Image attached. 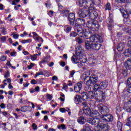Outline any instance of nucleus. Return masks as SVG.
Segmentation results:
<instances>
[{"instance_id":"1","label":"nucleus","mask_w":131,"mask_h":131,"mask_svg":"<svg viewBox=\"0 0 131 131\" xmlns=\"http://www.w3.org/2000/svg\"><path fill=\"white\" fill-rule=\"evenodd\" d=\"M79 7L83 8L78 10V14L80 18H85L90 14V10H95V0H78Z\"/></svg>"},{"instance_id":"2","label":"nucleus","mask_w":131,"mask_h":131,"mask_svg":"<svg viewBox=\"0 0 131 131\" xmlns=\"http://www.w3.org/2000/svg\"><path fill=\"white\" fill-rule=\"evenodd\" d=\"M90 41H85V48L86 50H95L99 51L101 48V44L97 43L96 42H102V37L98 34H94L89 37Z\"/></svg>"},{"instance_id":"3","label":"nucleus","mask_w":131,"mask_h":131,"mask_svg":"<svg viewBox=\"0 0 131 131\" xmlns=\"http://www.w3.org/2000/svg\"><path fill=\"white\" fill-rule=\"evenodd\" d=\"M81 78L83 79L84 83L87 85L85 86L84 90L86 92H88V93L92 91L91 85H94V84L98 82V77L95 76V75H91L90 77L88 76L86 74H83L81 76Z\"/></svg>"},{"instance_id":"4","label":"nucleus","mask_w":131,"mask_h":131,"mask_svg":"<svg viewBox=\"0 0 131 131\" xmlns=\"http://www.w3.org/2000/svg\"><path fill=\"white\" fill-rule=\"evenodd\" d=\"M84 51L81 47L76 48L75 51V54L73 55L71 57L72 62L74 64H78L80 61L82 63H86V57L83 56V53Z\"/></svg>"},{"instance_id":"5","label":"nucleus","mask_w":131,"mask_h":131,"mask_svg":"<svg viewBox=\"0 0 131 131\" xmlns=\"http://www.w3.org/2000/svg\"><path fill=\"white\" fill-rule=\"evenodd\" d=\"M92 98H95L97 102H104L106 99V95L104 91L95 92L91 90L88 93Z\"/></svg>"},{"instance_id":"6","label":"nucleus","mask_w":131,"mask_h":131,"mask_svg":"<svg viewBox=\"0 0 131 131\" xmlns=\"http://www.w3.org/2000/svg\"><path fill=\"white\" fill-rule=\"evenodd\" d=\"M108 86V82L106 81H101L100 84L96 83L93 87V90L94 92H98L99 91H102L101 90H105Z\"/></svg>"},{"instance_id":"7","label":"nucleus","mask_w":131,"mask_h":131,"mask_svg":"<svg viewBox=\"0 0 131 131\" xmlns=\"http://www.w3.org/2000/svg\"><path fill=\"white\" fill-rule=\"evenodd\" d=\"M86 26L88 28H90L91 30L95 29V28H97V29L100 28V24L97 20L88 21Z\"/></svg>"},{"instance_id":"8","label":"nucleus","mask_w":131,"mask_h":131,"mask_svg":"<svg viewBox=\"0 0 131 131\" xmlns=\"http://www.w3.org/2000/svg\"><path fill=\"white\" fill-rule=\"evenodd\" d=\"M100 117L103 122H112L113 121V116L111 114H106L100 116Z\"/></svg>"},{"instance_id":"9","label":"nucleus","mask_w":131,"mask_h":131,"mask_svg":"<svg viewBox=\"0 0 131 131\" xmlns=\"http://www.w3.org/2000/svg\"><path fill=\"white\" fill-rule=\"evenodd\" d=\"M80 29H81L79 28L77 30L79 36H80V37H83L84 38H86V39H88V38H89V37L91 35V33L90 32V31H86V30H82L81 32H79V31H80Z\"/></svg>"},{"instance_id":"10","label":"nucleus","mask_w":131,"mask_h":131,"mask_svg":"<svg viewBox=\"0 0 131 131\" xmlns=\"http://www.w3.org/2000/svg\"><path fill=\"white\" fill-rule=\"evenodd\" d=\"M97 127L99 128V129L103 131H109L110 126L107 124L99 123L97 125Z\"/></svg>"},{"instance_id":"11","label":"nucleus","mask_w":131,"mask_h":131,"mask_svg":"<svg viewBox=\"0 0 131 131\" xmlns=\"http://www.w3.org/2000/svg\"><path fill=\"white\" fill-rule=\"evenodd\" d=\"M99 110L102 115H105L109 113V108L106 106H100L99 107Z\"/></svg>"},{"instance_id":"12","label":"nucleus","mask_w":131,"mask_h":131,"mask_svg":"<svg viewBox=\"0 0 131 131\" xmlns=\"http://www.w3.org/2000/svg\"><path fill=\"white\" fill-rule=\"evenodd\" d=\"M68 19L69 21V24L71 26H74V20L75 19V14L73 13H69V15H68Z\"/></svg>"},{"instance_id":"13","label":"nucleus","mask_w":131,"mask_h":131,"mask_svg":"<svg viewBox=\"0 0 131 131\" xmlns=\"http://www.w3.org/2000/svg\"><path fill=\"white\" fill-rule=\"evenodd\" d=\"M89 18L91 19V20H96V18H98L99 16L98 14V12L96 11H91V10H89V14L88 15Z\"/></svg>"},{"instance_id":"14","label":"nucleus","mask_w":131,"mask_h":131,"mask_svg":"<svg viewBox=\"0 0 131 131\" xmlns=\"http://www.w3.org/2000/svg\"><path fill=\"white\" fill-rule=\"evenodd\" d=\"M89 123H90V124H92V125H98L100 123V120H99V118H90L88 120Z\"/></svg>"},{"instance_id":"15","label":"nucleus","mask_w":131,"mask_h":131,"mask_svg":"<svg viewBox=\"0 0 131 131\" xmlns=\"http://www.w3.org/2000/svg\"><path fill=\"white\" fill-rule=\"evenodd\" d=\"M124 110L126 111V112H128L129 113L131 112V100L130 99L127 102H126L124 104Z\"/></svg>"},{"instance_id":"16","label":"nucleus","mask_w":131,"mask_h":131,"mask_svg":"<svg viewBox=\"0 0 131 131\" xmlns=\"http://www.w3.org/2000/svg\"><path fill=\"white\" fill-rule=\"evenodd\" d=\"M118 26L127 33H131V27H126V26L121 24L118 25Z\"/></svg>"},{"instance_id":"17","label":"nucleus","mask_w":131,"mask_h":131,"mask_svg":"<svg viewBox=\"0 0 131 131\" xmlns=\"http://www.w3.org/2000/svg\"><path fill=\"white\" fill-rule=\"evenodd\" d=\"M82 89V82H78L75 84L74 90L76 93H79L80 90Z\"/></svg>"},{"instance_id":"18","label":"nucleus","mask_w":131,"mask_h":131,"mask_svg":"<svg viewBox=\"0 0 131 131\" xmlns=\"http://www.w3.org/2000/svg\"><path fill=\"white\" fill-rule=\"evenodd\" d=\"M119 11L121 12L122 16L124 19H127L129 17V13L127 10H125L124 9H119Z\"/></svg>"},{"instance_id":"19","label":"nucleus","mask_w":131,"mask_h":131,"mask_svg":"<svg viewBox=\"0 0 131 131\" xmlns=\"http://www.w3.org/2000/svg\"><path fill=\"white\" fill-rule=\"evenodd\" d=\"M124 67L127 70L131 71V58H128L124 63Z\"/></svg>"},{"instance_id":"20","label":"nucleus","mask_w":131,"mask_h":131,"mask_svg":"<svg viewBox=\"0 0 131 131\" xmlns=\"http://www.w3.org/2000/svg\"><path fill=\"white\" fill-rule=\"evenodd\" d=\"M82 110L83 111V114H85L86 116H91L92 112L90 107H83Z\"/></svg>"},{"instance_id":"21","label":"nucleus","mask_w":131,"mask_h":131,"mask_svg":"<svg viewBox=\"0 0 131 131\" xmlns=\"http://www.w3.org/2000/svg\"><path fill=\"white\" fill-rule=\"evenodd\" d=\"M77 122H78V123H79L80 124H84V123L86 122V119L84 118V117H83V116H81L78 118Z\"/></svg>"},{"instance_id":"22","label":"nucleus","mask_w":131,"mask_h":131,"mask_svg":"<svg viewBox=\"0 0 131 131\" xmlns=\"http://www.w3.org/2000/svg\"><path fill=\"white\" fill-rule=\"evenodd\" d=\"M81 97L79 95H76L74 98V101L77 105H78V104H80V103H81Z\"/></svg>"},{"instance_id":"23","label":"nucleus","mask_w":131,"mask_h":131,"mask_svg":"<svg viewBox=\"0 0 131 131\" xmlns=\"http://www.w3.org/2000/svg\"><path fill=\"white\" fill-rule=\"evenodd\" d=\"M80 97H81V99L83 100V101H86V100L89 99V94L88 93L83 92L81 94Z\"/></svg>"},{"instance_id":"24","label":"nucleus","mask_w":131,"mask_h":131,"mask_svg":"<svg viewBox=\"0 0 131 131\" xmlns=\"http://www.w3.org/2000/svg\"><path fill=\"white\" fill-rule=\"evenodd\" d=\"M124 55L125 57H131V47L128 48L125 50Z\"/></svg>"},{"instance_id":"25","label":"nucleus","mask_w":131,"mask_h":131,"mask_svg":"<svg viewBox=\"0 0 131 131\" xmlns=\"http://www.w3.org/2000/svg\"><path fill=\"white\" fill-rule=\"evenodd\" d=\"M100 116V113L97 111H93L92 112L90 117H92L93 118H98Z\"/></svg>"},{"instance_id":"26","label":"nucleus","mask_w":131,"mask_h":131,"mask_svg":"<svg viewBox=\"0 0 131 131\" xmlns=\"http://www.w3.org/2000/svg\"><path fill=\"white\" fill-rule=\"evenodd\" d=\"M80 131H92V129L91 128V125L89 124H85L82 129H81Z\"/></svg>"},{"instance_id":"27","label":"nucleus","mask_w":131,"mask_h":131,"mask_svg":"<svg viewBox=\"0 0 131 131\" xmlns=\"http://www.w3.org/2000/svg\"><path fill=\"white\" fill-rule=\"evenodd\" d=\"M31 109V107L29 105H25L21 107L20 111L21 112H26V111H29Z\"/></svg>"},{"instance_id":"28","label":"nucleus","mask_w":131,"mask_h":131,"mask_svg":"<svg viewBox=\"0 0 131 131\" xmlns=\"http://www.w3.org/2000/svg\"><path fill=\"white\" fill-rule=\"evenodd\" d=\"M117 49L119 52H122L124 49V43H120Z\"/></svg>"},{"instance_id":"29","label":"nucleus","mask_w":131,"mask_h":131,"mask_svg":"<svg viewBox=\"0 0 131 131\" xmlns=\"http://www.w3.org/2000/svg\"><path fill=\"white\" fill-rule=\"evenodd\" d=\"M72 30V27L66 25L64 27V30L66 33H69Z\"/></svg>"},{"instance_id":"30","label":"nucleus","mask_w":131,"mask_h":131,"mask_svg":"<svg viewBox=\"0 0 131 131\" xmlns=\"http://www.w3.org/2000/svg\"><path fill=\"white\" fill-rule=\"evenodd\" d=\"M69 13H70L69 10H63L62 11H61V12H60V14L63 17H68V15H69Z\"/></svg>"},{"instance_id":"31","label":"nucleus","mask_w":131,"mask_h":131,"mask_svg":"<svg viewBox=\"0 0 131 131\" xmlns=\"http://www.w3.org/2000/svg\"><path fill=\"white\" fill-rule=\"evenodd\" d=\"M73 26H75V27H80L79 24V19L78 18L77 19H75L74 20V25Z\"/></svg>"},{"instance_id":"32","label":"nucleus","mask_w":131,"mask_h":131,"mask_svg":"<svg viewBox=\"0 0 131 131\" xmlns=\"http://www.w3.org/2000/svg\"><path fill=\"white\" fill-rule=\"evenodd\" d=\"M32 34L34 35V38H36L37 40H39V39L40 38L42 40V42L43 41V40L42 39V38H41L37 35V34L34 32H32Z\"/></svg>"},{"instance_id":"33","label":"nucleus","mask_w":131,"mask_h":131,"mask_svg":"<svg viewBox=\"0 0 131 131\" xmlns=\"http://www.w3.org/2000/svg\"><path fill=\"white\" fill-rule=\"evenodd\" d=\"M117 126L119 131H122V123L119 121L117 122Z\"/></svg>"},{"instance_id":"34","label":"nucleus","mask_w":131,"mask_h":131,"mask_svg":"<svg viewBox=\"0 0 131 131\" xmlns=\"http://www.w3.org/2000/svg\"><path fill=\"white\" fill-rule=\"evenodd\" d=\"M117 57L118 58H120L121 57V55H120V53H116V52H115L114 56V61H117Z\"/></svg>"},{"instance_id":"35","label":"nucleus","mask_w":131,"mask_h":131,"mask_svg":"<svg viewBox=\"0 0 131 131\" xmlns=\"http://www.w3.org/2000/svg\"><path fill=\"white\" fill-rule=\"evenodd\" d=\"M79 19V23L80 24V26H81V25H84V24H85V20H84V19L83 18H78Z\"/></svg>"},{"instance_id":"36","label":"nucleus","mask_w":131,"mask_h":131,"mask_svg":"<svg viewBox=\"0 0 131 131\" xmlns=\"http://www.w3.org/2000/svg\"><path fill=\"white\" fill-rule=\"evenodd\" d=\"M37 56H38V54H35L33 55H31L30 57H31V60H32V61H35V60H36V59H37Z\"/></svg>"},{"instance_id":"37","label":"nucleus","mask_w":131,"mask_h":131,"mask_svg":"<svg viewBox=\"0 0 131 131\" xmlns=\"http://www.w3.org/2000/svg\"><path fill=\"white\" fill-rule=\"evenodd\" d=\"M70 37H76L77 36V33L75 31H72L70 34Z\"/></svg>"},{"instance_id":"38","label":"nucleus","mask_w":131,"mask_h":131,"mask_svg":"<svg viewBox=\"0 0 131 131\" xmlns=\"http://www.w3.org/2000/svg\"><path fill=\"white\" fill-rule=\"evenodd\" d=\"M76 41L80 45V43H82V42H83V40H82L80 37H77L76 38Z\"/></svg>"},{"instance_id":"39","label":"nucleus","mask_w":131,"mask_h":131,"mask_svg":"<svg viewBox=\"0 0 131 131\" xmlns=\"http://www.w3.org/2000/svg\"><path fill=\"white\" fill-rule=\"evenodd\" d=\"M105 10L108 11H111V5H110V3H108L105 5Z\"/></svg>"},{"instance_id":"40","label":"nucleus","mask_w":131,"mask_h":131,"mask_svg":"<svg viewBox=\"0 0 131 131\" xmlns=\"http://www.w3.org/2000/svg\"><path fill=\"white\" fill-rule=\"evenodd\" d=\"M126 125L131 127V116L127 119V122L126 123Z\"/></svg>"},{"instance_id":"41","label":"nucleus","mask_w":131,"mask_h":131,"mask_svg":"<svg viewBox=\"0 0 131 131\" xmlns=\"http://www.w3.org/2000/svg\"><path fill=\"white\" fill-rule=\"evenodd\" d=\"M127 84L128 85V89H127L126 91L127 93H129V94H131V84L129 83H127Z\"/></svg>"},{"instance_id":"42","label":"nucleus","mask_w":131,"mask_h":131,"mask_svg":"<svg viewBox=\"0 0 131 131\" xmlns=\"http://www.w3.org/2000/svg\"><path fill=\"white\" fill-rule=\"evenodd\" d=\"M58 11H60V13H61V12L64 10H63V7L62 5H61V4L60 3L58 4Z\"/></svg>"},{"instance_id":"43","label":"nucleus","mask_w":131,"mask_h":131,"mask_svg":"<svg viewBox=\"0 0 131 131\" xmlns=\"http://www.w3.org/2000/svg\"><path fill=\"white\" fill-rule=\"evenodd\" d=\"M107 28L110 31L112 32V29H113V25H111L110 24L107 25Z\"/></svg>"},{"instance_id":"44","label":"nucleus","mask_w":131,"mask_h":131,"mask_svg":"<svg viewBox=\"0 0 131 131\" xmlns=\"http://www.w3.org/2000/svg\"><path fill=\"white\" fill-rule=\"evenodd\" d=\"M107 25H113V19L111 17H108L107 19Z\"/></svg>"},{"instance_id":"45","label":"nucleus","mask_w":131,"mask_h":131,"mask_svg":"<svg viewBox=\"0 0 131 131\" xmlns=\"http://www.w3.org/2000/svg\"><path fill=\"white\" fill-rule=\"evenodd\" d=\"M4 77L5 78H8V77H10V72H9V71H7L5 75H4Z\"/></svg>"},{"instance_id":"46","label":"nucleus","mask_w":131,"mask_h":131,"mask_svg":"<svg viewBox=\"0 0 131 131\" xmlns=\"http://www.w3.org/2000/svg\"><path fill=\"white\" fill-rule=\"evenodd\" d=\"M39 75H43V73L42 72H39L37 73L35 75V78H36L37 76H39Z\"/></svg>"},{"instance_id":"47","label":"nucleus","mask_w":131,"mask_h":131,"mask_svg":"<svg viewBox=\"0 0 131 131\" xmlns=\"http://www.w3.org/2000/svg\"><path fill=\"white\" fill-rule=\"evenodd\" d=\"M32 126L33 129H34V130H36V129H37V125H36V124L33 123L32 125Z\"/></svg>"},{"instance_id":"48","label":"nucleus","mask_w":131,"mask_h":131,"mask_svg":"<svg viewBox=\"0 0 131 131\" xmlns=\"http://www.w3.org/2000/svg\"><path fill=\"white\" fill-rule=\"evenodd\" d=\"M127 70H127L126 69V70L125 69L123 70L122 73L124 76H126V75H127Z\"/></svg>"},{"instance_id":"49","label":"nucleus","mask_w":131,"mask_h":131,"mask_svg":"<svg viewBox=\"0 0 131 131\" xmlns=\"http://www.w3.org/2000/svg\"><path fill=\"white\" fill-rule=\"evenodd\" d=\"M31 41V40L30 39H27V40H23L21 41L22 43H27V42H30Z\"/></svg>"},{"instance_id":"50","label":"nucleus","mask_w":131,"mask_h":131,"mask_svg":"<svg viewBox=\"0 0 131 131\" xmlns=\"http://www.w3.org/2000/svg\"><path fill=\"white\" fill-rule=\"evenodd\" d=\"M75 74V71L73 70L70 72V77H73V75Z\"/></svg>"},{"instance_id":"51","label":"nucleus","mask_w":131,"mask_h":131,"mask_svg":"<svg viewBox=\"0 0 131 131\" xmlns=\"http://www.w3.org/2000/svg\"><path fill=\"white\" fill-rule=\"evenodd\" d=\"M31 84H36V83H37V81L35 79H32L31 81Z\"/></svg>"},{"instance_id":"52","label":"nucleus","mask_w":131,"mask_h":131,"mask_svg":"<svg viewBox=\"0 0 131 131\" xmlns=\"http://www.w3.org/2000/svg\"><path fill=\"white\" fill-rule=\"evenodd\" d=\"M13 37L15 38V39H17L19 38V34H14L13 35Z\"/></svg>"},{"instance_id":"53","label":"nucleus","mask_w":131,"mask_h":131,"mask_svg":"<svg viewBox=\"0 0 131 131\" xmlns=\"http://www.w3.org/2000/svg\"><path fill=\"white\" fill-rule=\"evenodd\" d=\"M1 39L2 41H6V40H7V37L6 36H2L1 37Z\"/></svg>"},{"instance_id":"54","label":"nucleus","mask_w":131,"mask_h":131,"mask_svg":"<svg viewBox=\"0 0 131 131\" xmlns=\"http://www.w3.org/2000/svg\"><path fill=\"white\" fill-rule=\"evenodd\" d=\"M35 64L33 63H31V64L30 66H28V69H31L34 66Z\"/></svg>"},{"instance_id":"55","label":"nucleus","mask_w":131,"mask_h":131,"mask_svg":"<svg viewBox=\"0 0 131 131\" xmlns=\"http://www.w3.org/2000/svg\"><path fill=\"white\" fill-rule=\"evenodd\" d=\"M16 55H17V52H11L10 53V55L11 56V57H15Z\"/></svg>"},{"instance_id":"56","label":"nucleus","mask_w":131,"mask_h":131,"mask_svg":"<svg viewBox=\"0 0 131 131\" xmlns=\"http://www.w3.org/2000/svg\"><path fill=\"white\" fill-rule=\"evenodd\" d=\"M82 105L83 106V107H89L88 106V102H82Z\"/></svg>"},{"instance_id":"57","label":"nucleus","mask_w":131,"mask_h":131,"mask_svg":"<svg viewBox=\"0 0 131 131\" xmlns=\"http://www.w3.org/2000/svg\"><path fill=\"white\" fill-rule=\"evenodd\" d=\"M59 110L60 112H62V113H65V112H66V110L64 108H60Z\"/></svg>"},{"instance_id":"58","label":"nucleus","mask_w":131,"mask_h":131,"mask_svg":"<svg viewBox=\"0 0 131 131\" xmlns=\"http://www.w3.org/2000/svg\"><path fill=\"white\" fill-rule=\"evenodd\" d=\"M118 3H127V0H117Z\"/></svg>"},{"instance_id":"59","label":"nucleus","mask_w":131,"mask_h":131,"mask_svg":"<svg viewBox=\"0 0 131 131\" xmlns=\"http://www.w3.org/2000/svg\"><path fill=\"white\" fill-rule=\"evenodd\" d=\"M1 61H6V60H7V57L5 56H3V57L1 58Z\"/></svg>"},{"instance_id":"60","label":"nucleus","mask_w":131,"mask_h":131,"mask_svg":"<svg viewBox=\"0 0 131 131\" xmlns=\"http://www.w3.org/2000/svg\"><path fill=\"white\" fill-rule=\"evenodd\" d=\"M47 99H49L50 100H51L52 99H53V96H52V95L50 94H48L47 95Z\"/></svg>"},{"instance_id":"61","label":"nucleus","mask_w":131,"mask_h":131,"mask_svg":"<svg viewBox=\"0 0 131 131\" xmlns=\"http://www.w3.org/2000/svg\"><path fill=\"white\" fill-rule=\"evenodd\" d=\"M0 107L2 109H4L5 108H6V106L5 105V104L4 103H2L1 105H0Z\"/></svg>"},{"instance_id":"62","label":"nucleus","mask_w":131,"mask_h":131,"mask_svg":"<svg viewBox=\"0 0 131 131\" xmlns=\"http://www.w3.org/2000/svg\"><path fill=\"white\" fill-rule=\"evenodd\" d=\"M52 80H58V77L54 76L52 77Z\"/></svg>"},{"instance_id":"63","label":"nucleus","mask_w":131,"mask_h":131,"mask_svg":"<svg viewBox=\"0 0 131 131\" xmlns=\"http://www.w3.org/2000/svg\"><path fill=\"white\" fill-rule=\"evenodd\" d=\"M127 83H130L131 84V77L128 78L127 80Z\"/></svg>"},{"instance_id":"64","label":"nucleus","mask_w":131,"mask_h":131,"mask_svg":"<svg viewBox=\"0 0 131 131\" xmlns=\"http://www.w3.org/2000/svg\"><path fill=\"white\" fill-rule=\"evenodd\" d=\"M39 86H36L35 88V92H39Z\"/></svg>"}]
</instances>
